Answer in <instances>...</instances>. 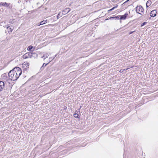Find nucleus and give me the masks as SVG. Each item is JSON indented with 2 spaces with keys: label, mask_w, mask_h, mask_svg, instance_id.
I'll return each instance as SVG.
<instances>
[{
  "label": "nucleus",
  "mask_w": 158,
  "mask_h": 158,
  "mask_svg": "<svg viewBox=\"0 0 158 158\" xmlns=\"http://www.w3.org/2000/svg\"><path fill=\"white\" fill-rule=\"evenodd\" d=\"M22 74L21 69L19 67L14 68L8 73L9 78L12 81L17 80Z\"/></svg>",
  "instance_id": "f257e3e1"
},
{
  "label": "nucleus",
  "mask_w": 158,
  "mask_h": 158,
  "mask_svg": "<svg viewBox=\"0 0 158 158\" xmlns=\"http://www.w3.org/2000/svg\"><path fill=\"white\" fill-rule=\"evenodd\" d=\"M37 56V54L36 53L32 52H28L25 53L23 56V58L24 59H26L28 58H36Z\"/></svg>",
  "instance_id": "f03ea898"
},
{
  "label": "nucleus",
  "mask_w": 158,
  "mask_h": 158,
  "mask_svg": "<svg viewBox=\"0 0 158 158\" xmlns=\"http://www.w3.org/2000/svg\"><path fill=\"white\" fill-rule=\"evenodd\" d=\"M144 11V9L142 6H137L135 8V11L136 13L140 14V15H142L141 13H140L143 12Z\"/></svg>",
  "instance_id": "7ed1b4c3"
},
{
  "label": "nucleus",
  "mask_w": 158,
  "mask_h": 158,
  "mask_svg": "<svg viewBox=\"0 0 158 158\" xmlns=\"http://www.w3.org/2000/svg\"><path fill=\"white\" fill-rule=\"evenodd\" d=\"M5 87V83L4 82L0 81V92L2 91Z\"/></svg>",
  "instance_id": "20e7f679"
},
{
  "label": "nucleus",
  "mask_w": 158,
  "mask_h": 158,
  "mask_svg": "<svg viewBox=\"0 0 158 158\" xmlns=\"http://www.w3.org/2000/svg\"><path fill=\"white\" fill-rule=\"evenodd\" d=\"M70 10V9L69 8H67L64 9L62 13V15H65L67 13H68Z\"/></svg>",
  "instance_id": "39448f33"
},
{
  "label": "nucleus",
  "mask_w": 158,
  "mask_h": 158,
  "mask_svg": "<svg viewBox=\"0 0 158 158\" xmlns=\"http://www.w3.org/2000/svg\"><path fill=\"white\" fill-rule=\"evenodd\" d=\"M156 10H153L150 13V16L151 17H154L156 15Z\"/></svg>",
  "instance_id": "423d86ee"
},
{
  "label": "nucleus",
  "mask_w": 158,
  "mask_h": 158,
  "mask_svg": "<svg viewBox=\"0 0 158 158\" xmlns=\"http://www.w3.org/2000/svg\"><path fill=\"white\" fill-rule=\"evenodd\" d=\"M128 14L127 13H125L124 15H119L120 16L119 19L121 20H125V19L127 15Z\"/></svg>",
  "instance_id": "0eeeda50"
},
{
  "label": "nucleus",
  "mask_w": 158,
  "mask_h": 158,
  "mask_svg": "<svg viewBox=\"0 0 158 158\" xmlns=\"http://www.w3.org/2000/svg\"><path fill=\"white\" fill-rule=\"evenodd\" d=\"M10 3H8L6 2H1L0 3V5H2V6H3L6 7H8L9 5H10Z\"/></svg>",
  "instance_id": "6e6552de"
},
{
  "label": "nucleus",
  "mask_w": 158,
  "mask_h": 158,
  "mask_svg": "<svg viewBox=\"0 0 158 158\" xmlns=\"http://www.w3.org/2000/svg\"><path fill=\"white\" fill-rule=\"evenodd\" d=\"M120 16L118 15L116 16L112 17L109 18L110 19H119Z\"/></svg>",
  "instance_id": "1a4fd4ad"
},
{
  "label": "nucleus",
  "mask_w": 158,
  "mask_h": 158,
  "mask_svg": "<svg viewBox=\"0 0 158 158\" xmlns=\"http://www.w3.org/2000/svg\"><path fill=\"white\" fill-rule=\"evenodd\" d=\"M152 2L150 0H148V1L146 4V6L147 7H149L151 4Z\"/></svg>",
  "instance_id": "9d476101"
},
{
  "label": "nucleus",
  "mask_w": 158,
  "mask_h": 158,
  "mask_svg": "<svg viewBox=\"0 0 158 158\" xmlns=\"http://www.w3.org/2000/svg\"><path fill=\"white\" fill-rule=\"evenodd\" d=\"M47 20H43V21H42L40 22V24L39 25L44 24L47 23Z\"/></svg>",
  "instance_id": "9b49d317"
},
{
  "label": "nucleus",
  "mask_w": 158,
  "mask_h": 158,
  "mask_svg": "<svg viewBox=\"0 0 158 158\" xmlns=\"http://www.w3.org/2000/svg\"><path fill=\"white\" fill-rule=\"evenodd\" d=\"M63 15L62 14V13L60 12L58 14L57 16V19H59L60 17H61L62 16V15Z\"/></svg>",
  "instance_id": "f8f14e48"
},
{
  "label": "nucleus",
  "mask_w": 158,
  "mask_h": 158,
  "mask_svg": "<svg viewBox=\"0 0 158 158\" xmlns=\"http://www.w3.org/2000/svg\"><path fill=\"white\" fill-rule=\"evenodd\" d=\"M24 65H25V66H26V68H28L29 66V63L27 62H24Z\"/></svg>",
  "instance_id": "ddd939ff"
},
{
  "label": "nucleus",
  "mask_w": 158,
  "mask_h": 158,
  "mask_svg": "<svg viewBox=\"0 0 158 158\" xmlns=\"http://www.w3.org/2000/svg\"><path fill=\"white\" fill-rule=\"evenodd\" d=\"M48 64V63H47V64H45L44 63L43 64L42 66L41 67L40 69H41V70H43L44 69V68Z\"/></svg>",
  "instance_id": "4468645a"
},
{
  "label": "nucleus",
  "mask_w": 158,
  "mask_h": 158,
  "mask_svg": "<svg viewBox=\"0 0 158 158\" xmlns=\"http://www.w3.org/2000/svg\"><path fill=\"white\" fill-rule=\"evenodd\" d=\"M14 19H10L9 21V23H13L14 22Z\"/></svg>",
  "instance_id": "2eb2a0df"
},
{
  "label": "nucleus",
  "mask_w": 158,
  "mask_h": 158,
  "mask_svg": "<svg viewBox=\"0 0 158 158\" xmlns=\"http://www.w3.org/2000/svg\"><path fill=\"white\" fill-rule=\"evenodd\" d=\"M33 48V46L31 45L29 46L27 48V49L28 51H30Z\"/></svg>",
  "instance_id": "dca6fc26"
},
{
  "label": "nucleus",
  "mask_w": 158,
  "mask_h": 158,
  "mask_svg": "<svg viewBox=\"0 0 158 158\" xmlns=\"http://www.w3.org/2000/svg\"><path fill=\"white\" fill-rule=\"evenodd\" d=\"M48 53H46L42 57V58H43L45 57V58H44V60L45 58H46L48 57Z\"/></svg>",
  "instance_id": "f3484780"
},
{
  "label": "nucleus",
  "mask_w": 158,
  "mask_h": 158,
  "mask_svg": "<svg viewBox=\"0 0 158 158\" xmlns=\"http://www.w3.org/2000/svg\"><path fill=\"white\" fill-rule=\"evenodd\" d=\"M73 116L76 118H78V114L77 113L74 114Z\"/></svg>",
  "instance_id": "a211bd4d"
},
{
  "label": "nucleus",
  "mask_w": 158,
  "mask_h": 158,
  "mask_svg": "<svg viewBox=\"0 0 158 158\" xmlns=\"http://www.w3.org/2000/svg\"><path fill=\"white\" fill-rule=\"evenodd\" d=\"M7 29H9L10 30V31L11 32L13 30V28H11L9 26H8L7 27Z\"/></svg>",
  "instance_id": "6ab92c4d"
},
{
  "label": "nucleus",
  "mask_w": 158,
  "mask_h": 158,
  "mask_svg": "<svg viewBox=\"0 0 158 158\" xmlns=\"http://www.w3.org/2000/svg\"><path fill=\"white\" fill-rule=\"evenodd\" d=\"M56 55L54 57H50L49 58V60H50V61H51L53 60L54 59V58L56 57Z\"/></svg>",
  "instance_id": "aec40b11"
},
{
  "label": "nucleus",
  "mask_w": 158,
  "mask_h": 158,
  "mask_svg": "<svg viewBox=\"0 0 158 158\" xmlns=\"http://www.w3.org/2000/svg\"><path fill=\"white\" fill-rule=\"evenodd\" d=\"M147 23V22H143V23L141 25V27H143V26L144 25L146 24Z\"/></svg>",
  "instance_id": "412c9836"
},
{
  "label": "nucleus",
  "mask_w": 158,
  "mask_h": 158,
  "mask_svg": "<svg viewBox=\"0 0 158 158\" xmlns=\"http://www.w3.org/2000/svg\"><path fill=\"white\" fill-rule=\"evenodd\" d=\"M128 69H121L120 71H119V72L121 73H122V72H123L125 70H127Z\"/></svg>",
  "instance_id": "4be33fe9"
},
{
  "label": "nucleus",
  "mask_w": 158,
  "mask_h": 158,
  "mask_svg": "<svg viewBox=\"0 0 158 158\" xmlns=\"http://www.w3.org/2000/svg\"><path fill=\"white\" fill-rule=\"evenodd\" d=\"M118 6L117 5L115 6L114 7H113L111 9H110V10H114L115 9L117 8L118 7Z\"/></svg>",
  "instance_id": "5701e85b"
},
{
  "label": "nucleus",
  "mask_w": 158,
  "mask_h": 158,
  "mask_svg": "<svg viewBox=\"0 0 158 158\" xmlns=\"http://www.w3.org/2000/svg\"><path fill=\"white\" fill-rule=\"evenodd\" d=\"M135 32V31H131L129 33V34H131L133 32Z\"/></svg>",
  "instance_id": "b1692460"
},
{
  "label": "nucleus",
  "mask_w": 158,
  "mask_h": 158,
  "mask_svg": "<svg viewBox=\"0 0 158 158\" xmlns=\"http://www.w3.org/2000/svg\"><path fill=\"white\" fill-rule=\"evenodd\" d=\"M130 0H127L124 3H126L127 2H128Z\"/></svg>",
  "instance_id": "393cba45"
},
{
  "label": "nucleus",
  "mask_w": 158,
  "mask_h": 158,
  "mask_svg": "<svg viewBox=\"0 0 158 158\" xmlns=\"http://www.w3.org/2000/svg\"><path fill=\"white\" fill-rule=\"evenodd\" d=\"M112 11V10H110V9L108 10V12H109L110 11Z\"/></svg>",
  "instance_id": "a878e982"
},
{
  "label": "nucleus",
  "mask_w": 158,
  "mask_h": 158,
  "mask_svg": "<svg viewBox=\"0 0 158 158\" xmlns=\"http://www.w3.org/2000/svg\"><path fill=\"white\" fill-rule=\"evenodd\" d=\"M110 19L109 18H108V19H106V20H108V19Z\"/></svg>",
  "instance_id": "bb28decb"
}]
</instances>
